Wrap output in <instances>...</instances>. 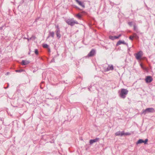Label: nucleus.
I'll use <instances>...</instances> for the list:
<instances>
[{
	"instance_id": "27",
	"label": "nucleus",
	"mask_w": 155,
	"mask_h": 155,
	"mask_svg": "<svg viewBox=\"0 0 155 155\" xmlns=\"http://www.w3.org/2000/svg\"><path fill=\"white\" fill-rule=\"evenodd\" d=\"M130 134L128 133H124V135H130Z\"/></svg>"
},
{
	"instance_id": "18",
	"label": "nucleus",
	"mask_w": 155,
	"mask_h": 155,
	"mask_svg": "<svg viewBox=\"0 0 155 155\" xmlns=\"http://www.w3.org/2000/svg\"><path fill=\"white\" fill-rule=\"evenodd\" d=\"M76 17L79 19H81V16L79 14H77Z\"/></svg>"
},
{
	"instance_id": "30",
	"label": "nucleus",
	"mask_w": 155,
	"mask_h": 155,
	"mask_svg": "<svg viewBox=\"0 0 155 155\" xmlns=\"http://www.w3.org/2000/svg\"><path fill=\"white\" fill-rule=\"evenodd\" d=\"M140 66H141V67L142 68L144 69V68H143V65H142L141 64H140Z\"/></svg>"
},
{
	"instance_id": "24",
	"label": "nucleus",
	"mask_w": 155,
	"mask_h": 155,
	"mask_svg": "<svg viewBox=\"0 0 155 155\" xmlns=\"http://www.w3.org/2000/svg\"><path fill=\"white\" fill-rule=\"evenodd\" d=\"M134 37V36H130L129 37V38L131 40H133V38Z\"/></svg>"
},
{
	"instance_id": "9",
	"label": "nucleus",
	"mask_w": 155,
	"mask_h": 155,
	"mask_svg": "<svg viewBox=\"0 0 155 155\" xmlns=\"http://www.w3.org/2000/svg\"><path fill=\"white\" fill-rule=\"evenodd\" d=\"M55 32L57 37L58 38V39H59L61 37V35L60 34V30H56Z\"/></svg>"
},
{
	"instance_id": "7",
	"label": "nucleus",
	"mask_w": 155,
	"mask_h": 155,
	"mask_svg": "<svg viewBox=\"0 0 155 155\" xmlns=\"http://www.w3.org/2000/svg\"><path fill=\"white\" fill-rule=\"evenodd\" d=\"M121 44H123L124 45H125L127 46V47H128V44L125 42L124 41H122L121 40L117 42V43L116 45L117 46L120 45Z\"/></svg>"
},
{
	"instance_id": "3",
	"label": "nucleus",
	"mask_w": 155,
	"mask_h": 155,
	"mask_svg": "<svg viewBox=\"0 0 155 155\" xmlns=\"http://www.w3.org/2000/svg\"><path fill=\"white\" fill-rule=\"evenodd\" d=\"M154 111V108H147L145 110H142V114L145 115L147 113H152Z\"/></svg>"
},
{
	"instance_id": "13",
	"label": "nucleus",
	"mask_w": 155,
	"mask_h": 155,
	"mask_svg": "<svg viewBox=\"0 0 155 155\" xmlns=\"http://www.w3.org/2000/svg\"><path fill=\"white\" fill-rule=\"evenodd\" d=\"M30 63L29 61L23 60L21 62V64L23 65H25Z\"/></svg>"
},
{
	"instance_id": "35",
	"label": "nucleus",
	"mask_w": 155,
	"mask_h": 155,
	"mask_svg": "<svg viewBox=\"0 0 155 155\" xmlns=\"http://www.w3.org/2000/svg\"><path fill=\"white\" fill-rule=\"evenodd\" d=\"M28 40L29 41L30 40H31V39H30V38H28Z\"/></svg>"
},
{
	"instance_id": "2",
	"label": "nucleus",
	"mask_w": 155,
	"mask_h": 155,
	"mask_svg": "<svg viewBox=\"0 0 155 155\" xmlns=\"http://www.w3.org/2000/svg\"><path fill=\"white\" fill-rule=\"evenodd\" d=\"M67 23L71 26H73L75 24H78V22L76 20H74V18L68 19L65 21Z\"/></svg>"
},
{
	"instance_id": "33",
	"label": "nucleus",
	"mask_w": 155,
	"mask_h": 155,
	"mask_svg": "<svg viewBox=\"0 0 155 155\" xmlns=\"http://www.w3.org/2000/svg\"><path fill=\"white\" fill-rule=\"evenodd\" d=\"M88 89L89 91H91L89 87L88 88Z\"/></svg>"
},
{
	"instance_id": "25",
	"label": "nucleus",
	"mask_w": 155,
	"mask_h": 155,
	"mask_svg": "<svg viewBox=\"0 0 155 155\" xmlns=\"http://www.w3.org/2000/svg\"><path fill=\"white\" fill-rule=\"evenodd\" d=\"M56 28H57L56 30H60V28H59V27L58 25H56Z\"/></svg>"
},
{
	"instance_id": "12",
	"label": "nucleus",
	"mask_w": 155,
	"mask_h": 155,
	"mask_svg": "<svg viewBox=\"0 0 155 155\" xmlns=\"http://www.w3.org/2000/svg\"><path fill=\"white\" fill-rule=\"evenodd\" d=\"M99 140V138H97L94 139H92L90 140V143L91 144H92L94 143L97 141Z\"/></svg>"
},
{
	"instance_id": "29",
	"label": "nucleus",
	"mask_w": 155,
	"mask_h": 155,
	"mask_svg": "<svg viewBox=\"0 0 155 155\" xmlns=\"http://www.w3.org/2000/svg\"><path fill=\"white\" fill-rule=\"evenodd\" d=\"M9 86V84H8V86L7 87H4L5 89H6Z\"/></svg>"
},
{
	"instance_id": "11",
	"label": "nucleus",
	"mask_w": 155,
	"mask_h": 155,
	"mask_svg": "<svg viewBox=\"0 0 155 155\" xmlns=\"http://www.w3.org/2000/svg\"><path fill=\"white\" fill-rule=\"evenodd\" d=\"M115 135L116 136H122L123 135H124V131H123L122 132H120V131H118L115 134Z\"/></svg>"
},
{
	"instance_id": "26",
	"label": "nucleus",
	"mask_w": 155,
	"mask_h": 155,
	"mask_svg": "<svg viewBox=\"0 0 155 155\" xmlns=\"http://www.w3.org/2000/svg\"><path fill=\"white\" fill-rule=\"evenodd\" d=\"M132 22H130L128 23V24L130 26H131L132 25Z\"/></svg>"
},
{
	"instance_id": "22",
	"label": "nucleus",
	"mask_w": 155,
	"mask_h": 155,
	"mask_svg": "<svg viewBox=\"0 0 155 155\" xmlns=\"http://www.w3.org/2000/svg\"><path fill=\"white\" fill-rule=\"evenodd\" d=\"M148 141V139H146L145 140H143V143H144L145 144H147Z\"/></svg>"
},
{
	"instance_id": "10",
	"label": "nucleus",
	"mask_w": 155,
	"mask_h": 155,
	"mask_svg": "<svg viewBox=\"0 0 155 155\" xmlns=\"http://www.w3.org/2000/svg\"><path fill=\"white\" fill-rule=\"evenodd\" d=\"M76 2L78 3L83 8H84L85 7V5L84 3L79 1V0H75Z\"/></svg>"
},
{
	"instance_id": "28",
	"label": "nucleus",
	"mask_w": 155,
	"mask_h": 155,
	"mask_svg": "<svg viewBox=\"0 0 155 155\" xmlns=\"http://www.w3.org/2000/svg\"><path fill=\"white\" fill-rule=\"evenodd\" d=\"M134 34L135 35V36H134V37H135L137 38H138V36H137V34L136 33H134Z\"/></svg>"
},
{
	"instance_id": "16",
	"label": "nucleus",
	"mask_w": 155,
	"mask_h": 155,
	"mask_svg": "<svg viewBox=\"0 0 155 155\" xmlns=\"http://www.w3.org/2000/svg\"><path fill=\"white\" fill-rule=\"evenodd\" d=\"M143 143V140L141 139H140L136 143L137 144H138L141 143Z\"/></svg>"
},
{
	"instance_id": "34",
	"label": "nucleus",
	"mask_w": 155,
	"mask_h": 155,
	"mask_svg": "<svg viewBox=\"0 0 155 155\" xmlns=\"http://www.w3.org/2000/svg\"><path fill=\"white\" fill-rule=\"evenodd\" d=\"M50 36L49 35L48 36L47 38H48Z\"/></svg>"
},
{
	"instance_id": "6",
	"label": "nucleus",
	"mask_w": 155,
	"mask_h": 155,
	"mask_svg": "<svg viewBox=\"0 0 155 155\" xmlns=\"http://www.w3.org/2000/svg\"><path fill=\"white\" fill-rule=\"evenodd\" d=\"M153 81V78L150 76H147L145 79V81L147 83H150Z\"/></svg>"
},
{
	"instance_id": "19",
	"label": "nucleus",
	"mask_w": 155,
	"mask_h": 155,
	"mask_svg": "<svg viewBox=\"0 0 155 155\" xmlns=\"http://www.w3.org/2000/svg\"><path fill=\"white\" fill-rule=\"evenodd\" d=\"M43 47L45 48H48V46L47 44H44L43 45Z\"/></svg>"
},
{
	"instance_id": "14",
	"label": "nucleus",
	"mask_w": 155,
	"mask_h": 155,
	"mask_svg": "<svg viewBox=\"0 0 155 155\" xmlns=\"http://www.w3.org/2000/svg\"><path fill=\"white\" fill-rule=\"evenodd\" d=\"M114 69V67L113 65H109L108 67L106 69V71H108L110 70H112Z\"/></svg>"
},
{
	"instance_id": "1",
	"label": "nucleus",
	"mask_w": 155,
	"mask_h": 155,
	"mask_svg": "<svg viewBox=\"0 0 155 155\" xmlns=\"http://www.w3.org/2000/svg\"><path fill=\"white\" fill-rule=\"evenodd\" d=\"M128 91L126 89L122 88L120 90V92L119 94L120 97L123 98L124 99L127 94Z\"/></svg>"
},
{
	"instance_id": "5",
	"label": "nucleus",
	"mask_w": 155,
	"mask_h": 155,
	"mask_svg": "<svg viewBox=\"0 0 155 155\" xmlns=\"http://www.w3.org/2000/svg\"><path fill=\"white\" fill-rule=\"evenodd\" d=\"M96 54V51L94 49H92L87 55L88 57L93 56Z\"/></svg>"
},
{
	"instance_id": "21",
	"label": "nucleus",
	"mask_w": 155,
	"mask_h": 155,
	"mask_svg": "<svg viewBox=\"0 0 155 155\" xmlns=\"http://www.w3.org/2000/svg\"><path fill=\"white\" fill-rule=\"evenodd\" d=\"M23 71V69L17 70L15 71L17 72H21Z\"/></svg>"
},
{
	"instance_id": "8",
	"label": "nucleus",
	"mask_w": 155,
	"mask_h": 155,
	"mask_svg": "<svg viewBox=\"0 0 155 155\" xmlns=\"http://www.w3.org/2000/svg\"><path fill=\"white\" fill-rule=\"evenodd\" d=\"M121 36V34H120L118 36H110L109 37V38L110 39L114 40L115 39L118 38Z\"/></svg>"
},
{
	"instance_id": "4",
	"label": "nucleus",
	"mask_w": 155,
	"mask_h": 155,
	"mask_svg": "<svg viewBox=\"0 0 155 155\" xmlns=\"http://www.w3.org/2000/svg\"><path fill=\"white\" fill-rule=\"evenodd\" d=\"M143 55V52L141 51H139L138 53L134 54L136 58L138 60L141 59Z\"/></svg>"
},
{
	"instance_id": "31",
	"label": "nucleus",
	"mask_w": 155,
	"mask_h": 155,
	"mask_svg": "<svg viewBox=\"0 0 155 155\" xmlns=\"http://www.w3.org/2000/svg\"><path fill=\"white\" fill-rule=\"evenodd\" d=\"M30 52H31V51H30V49H29V52H28V54H30Z\"/></svg>"
},
{
	"instance_id": "23",
	"label": "nucleus",
	"mask_w": 155,
	"mask_h": 155,
	"mask_svg": "<svg viewBox=\"0 0 155 155\" xmlns=\"http://www.w3.org/2000/svg\"><path fill=\"white\" fill-rule=\"evenodd\" d=\"M35 38V37L34 36H32L30 38V39H32L34 40Z\"/></svg>"
},
{
	"instance_id": "17",
	"label": "nucleus",
	"mask_w": 155,
	"mask_h": 155,
	"mask_svg": "<svg viewBox=\"0 0 155 155\" xmlns=\"http://www.w3.org/2000/svg\"><path fill=\"white\" fill-rule=\"evenodd\" d=\"M134 30L136 32H137L138 29L137 27L135 25H134Z\"/></svg>"
},
{
	"instance_id": "15",
	"label": "nucleus",
	"mask_w": 155,
	"mask_h": 155,
	"mask_svg": "<svg viewBox=\"0 0 155 155\" xmlns=\"http://www.w3.org/2000/svg\"><path fill=\"white\" fill-rule=\"evenodd\" d=\"M50 36H51L53 38H54V31L51 32L49 31V35Z\"/></svg>"
},
{
	"instance_id": "32",
	"label": "nucleus",
	"mask_w": 155,
	"mask_h": 155,
	"mask_svg": "<svg viewBox=\"0 0 155 155\" xmlns=\"http://www.w3.org/2000/svg\"><path fill=\"white\" fill-rule=\"evenodd\" d=\"M51 62H54V59L53 58L52 60H51Z\"/></svg>"
},
{
	"instance_id": "20",
	"label": "nucleus",
	"mask_w": 155,
	"mask_h": 155,
	"mask_svg": "<svg viewBox=\"0 0 155 155\" xmlns=\"http://www.w3.org/2000/svg\"><path fill=\"white\" fill-rule=\"evenodd\" d=\"M35 54L36 55H38V50L37 49H35Z\"/></svg>"
}]
</instances>
